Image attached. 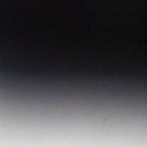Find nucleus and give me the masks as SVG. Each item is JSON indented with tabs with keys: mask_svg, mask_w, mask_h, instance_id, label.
Instances as JSON below:
<instances>
[{
	"mask_svg": "<svg viewBox=\"0 0 147 147\" xmlns=\"http://www.w3.org/2000/svg\"><path fill=\"white\" fill-rule=\"evenodd\" d=\"M11 88H16L14 86H11Z\"/></svg>",
	"mask_w": 147,
	"mask_h": 147,
	"instance_id": "2",
	"label": "nucleus"
},
{
	"mask_svg": "<svg viewBox=\"0 0 147 147\" xmlns=\"http://www.w3.org/2000/svg\"><path fill=\"white\" fill-rule=\"evenodd\" d=\"M59 73H62L63 72V71H59L57 72Z\"/></svg>",
	"mask_w": 147,
	"mask_h": 147,
	"instance_id": "1",
	"label": "nucleus"
}]
</instances>
